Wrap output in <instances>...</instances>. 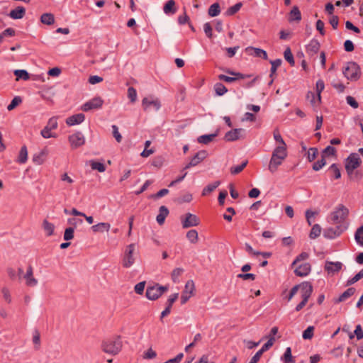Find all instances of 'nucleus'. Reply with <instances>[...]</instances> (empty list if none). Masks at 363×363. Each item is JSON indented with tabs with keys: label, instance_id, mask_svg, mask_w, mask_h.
I'll return each instance as SVG.
<instances>
[{
	"label": "nucleus",
	"instance_id": "obj_1",
	"mask_svg": "<svg viewBox=\"0 0 363 363\" xmlns=\"http://www.w3.org/2000/svg\"><path fill=\"white\" fill-rule=\"evenodd\" d=\"M300 290L301 296L302 301L300 303H298L296 307V311H301L307 303L308 298L311 296L313 292V286L311 283L308 281H305L301 283V284L294 286L290 291L289 296L287 298L288 301H291V299L294 297V296L297 293L298 290Z\"/></svg>",
	"mask_w": 363,
	"mask_h": 363
},
{
	"label": "nucleus",
	"instance_id": "obj_2",
	"mask_svg": "<svg viewBox=\"0 0 363 363\" xmlns=\"http://www.w3.org/2000/svg\"><path fill=\"white\" fill-rule=\"evenodd\" d=\"M288 156L287 147H275L268 164L269 171L274 174Z\"/></svg>",
	"mask_w": 363,
	"mask_h": 363
},
{
	"label": "nucleus",
	"instance_id": "obj_3",
	"mask_svg": "<svg viewBox=\"0 0 363 363\" xmlns=\"http://www.w3.org/2000/svg\"><path fill=\"white\" fill-rule=\"evenodd\" d=\"M123 347V342L120 337H116L102 341L101 344V350L108 354H118Z\"/></svg>",
	"mask_w": 363,
	"mask_h": 363
},
{
	"label": "nucleus",
	"instance_id": "obj_4",
	"mask_svg": "<svg viewBox=\"0 0 363 363\" xmlns=\"http://www.w3.org/2000/svg\"><path fill=\"white\" fill-rule=\"evenodd\" d=\"M348 215V208L344 205L340 204L330 214V221L333 224H341L347 219Z\"/></svg>",
	"mask_w": 363,
	"mask_h": 363
},
{
	"label": "nucleus",
	"instance_id": "obj_5",
	"mask_svg": "<svg viewBox=\"0 0 363 363\" xmlns=\"http://www.w3.org/2000/svg\"><path fill=\"white\" fill-rule=\"evenodd\" d=\"M344 76L349 80L357 81L361 75L359 65L354 62H349L342 69Z\"/></svg>",
	"mask_w": 363,
	"mask_h": 363
},
{
	"label": "nucleus",
	"instance_id": "obj_6",
	"mask_svg": "<svg viewBox=\"0 0 363 363\" xmlns=\"http://www.w3.org/2000/svg\"><path fill=\"white\" fill-rule=\"evenodd\" d=\"M168 291L166 286H160L158 284L147 286L145 296L149 300L155 301L159 298L164 293Z\"/></svg>",
	"mask_w": 363,
	"mask_h": 363
},
{
	"label": "nucleus",
	"instance_id": "obj_7",
	"mask_svg": "<svg viewBox=\"0 0 363 363\" xmlns=\"http://www.w3.org/2000/svg\"><path fill=\"white\" fill-rule=\"evenodd\" d=\"M135 250V245L134 243L130 244L126 246L124 251L122 265L124 268H130L135 263V259L134 257V252Z\"/></svg>",
	"mask_w": 363,
	"mask_h": 363
},
{
	"label": "nucleus",
	"instance_id": "obj_8",
	"mask_svg": "<svg viewBox=\"0 0 363 363\" xmlns=\"http://www.w3.org/2000/svg\"><path fill=\"white\" fill-rule=\"evenodd\" d=\"M361 163L359 155L356 153L351 154L345 160V169L348 174H352L355 169L359 167Z\"/></svg>",
	"mask_w": 363,
	"mask_h": 363
},
{
	"label": "nucleus",
	"instance_id": "obj_9",
	"mask_svg": "<svg viewBox=\"0 0 363 363\" xmlns=\"http://www.w3.org/2000/svg\"><path fill=\"white\" fill-rule=\"evenodd\" d=\"M181 221L183 228L197 226L200 223L199 218L191 213H187L184 216H182Z\"/></svg>",
	"mask_w": 363,
	"mask_h": 363
},
{
	"label": "nucleus",
	"instance_id": "obj_10",
	"mask_svg": "<svg viewBox=\"0 0 363 363\" xmlns=\"http://www.w3.org/2000/svg\"><path fill=\"white\" fill-rule=\"evenodd\" d=\"M208 152L206 150L199 151L189 161L188 164L184 167L182 171L189 169L193 167H196L203 161L208 157Z\"/></svg>",
	"mask_w": 363,
	"mask_h": 363
},
{
	"label": "nucleus",
	"instance_id": "obj_11",
	"mask_svg": "<svg viewBox=\"0 0 363 363\" xmlns=\"http://www.w3.org/2000/svg\"><path fill=\"white\" fill-rule=\"evenodd\" d=\"M195 291V285L194 282L192 280H189L186 281L184 289L181 296V303H186L189 299L193 296L194 292Z\"/></svg>",
	"mask_w": 363,
	"mask_h": 363
},
{
	"label": "nucleus",
	"instance_id": "obj_12",
	"mask_svg": "<svg viewBox=\"0 0 363 363\" xmlns=\"http://www.w3.org/2000/svg\"><path fill=\"white\" fill-rule=\"evenodd\" d=\"M68 140L72 149L82 146L85 143V138L81 132H77L68 137Z\"/></svg>",
	"mask_w": 363,
	"mask_h": 363
},
{
	"label": "nucleus",
	"instance_id": "obj_13",
	"mask_svg": "<svg viewBox=\"0 0 363 363\" xmlns=\"http://www.w3.org/2000/svg\"><path fill=\"white\" fill-rule=\"evenodd\" d=\"M103 104V99L99 96H96L86 102L82 106V110L83 111H89L93 109H98L102 106Z\"/></svg>",
	"mask_w": 363,
	"mask_h": 363
},
{
	"label": "nucleus",
	"instance_id": "obj_14",
	"mask_svg": "<svg viewBox=\"0 0 363 363\" xmlns=\"http://www.w3.org/2000/svg\"><path fill=\"white\" fill-rule=\"evenodd\" d=\"M342 263L340 262L326 261L324 266L325 271L329 275H334L339 272L342 268Z\"/></svg>",
	"mask_w": 363,
	"mask_h": 363
},
{
	"label": "nucleus",
	"instance_id": "obj_15",
	"mask_svg": "<svg viewBox=\"0 0 363 363\" xmlns=\"http://www.w3.org/2000/svg\"><path fill=\"white\" fill-rule=\"evenodd\" d=\"M142 106L144 111H148L152 107L155 111H158L161 107V104L159 99L145 97L142 101Z\"/></svg>",
	"mask_w": 363,
	"mask_h": 363
},
{
	"label": "nucleus",
	"instance_id": "obj_16",
	"mask_svg": "<svg viewBox=\"0 0 363 363\" xmlns=\"http://www.w3.org/2000/svg\"><path fill=\"white\" fill-rule=\"evenodd\" d=\"M226 73L233 75V77H228L224 74H220L218 75V79L221 81H224L228 83H232L235 82L238 79H242L245 78V75L240 72H235L233 71H231L230 69H227Z\"/></svg>",
	"mask_w": 363,
	"mask_h": 363
},
{
	"label": "nucleus",
	"instance_id": "obj_17",
	"mask_svg": "<svg viewBox=\"0 0 363 363\" xmlns=\"http://www.w3.org/2000/svg\"><path fill=\"white\" fill-rule=\"evenodd\" d=\"M23 279H25L26 285L29 287H34L38 283L37 279L33 276V269L30 265L28 267L26 272L23 275Z\"/></svg>",
	"mask_w": 363,
	"mask_h": 363
},
{
	"label": "nucleus",
	"instance_id": "obj_18",
	"mask_svg": "<svg viewBox=\"0 0 363 363\" xmlns=\"http://www.w3.org/2000/svg\"><path fill=\"white\" fill-rule=\"evenodd\" d=\"M244 133V129L235 128L227 132L225 135L224 138L226 141H235L242 137Z\"/></svg>",
	"mask_w": 363,
	"mask_h": 363
},
{
	"label": "nucleus",
	"instance_id": "obj_19",
	"mask_svg": "<svg viewBox=\"0 0 363 363\" xmlns=\"http://www.w3.org/2000/svg\"><path fill=\"white\" fill-rule=\"evenodd\" d=\"M311 271V266L310 263L305 262L301 264H299L294 269V273L298 277H306L307 276Z\"/></svg>",
	"mask_w": 363,
	"mask_h": 363
},
{
	"label": "nucleus",
	"instance_id": "obj_20",
	"mask_svg": "<svg viewBox=\"0 0 363 363\" xmlns=\"http://www.w3.org/2000/svg\"><path fill=\"white\" fill-rule=\"evenodd\" d=\"M342 229L340 226L335 228H328L324 230L323 235L328 239H334L339 237L342 233Z\"/></svg>",
	"mask_w": 363,
	"mask_h": 363
},
{
	"label": "nucleus",
	"instance_id": "obj_21",
	"mask_svg": "<svg viewBox=\"0 0 363 363\" xmlns=\"http://www.w3.org/2000/svg\"><path fill=\"white\" fill-rule=\"evenodd\" d=\"M179 294L175 293L174 294H172L167 301V307L161 313L160 319L162 320L163 318L168 315L171 312V308L173 305V303L176 301V300L178 298Z\"/></svg>",
	"mask_w": 363,
	"mask_h": 363
},
{
	"label": "nucleus",
	"instance_id": "obj_22",
	"mask_svg": "<svg viewBox=\"0 0 363 363\" xmlns=\"http://www.w3.org/2000/svg\"><path fill=\"white\" fill-rule=\"evenodd\" d=\"M320 48V43L315 40L312 39L308 45L306 46V52L311 56L317 54Z\"/></svg>",
	"mask_w": 363,
	"mask_h": 363
},
{
	"label": "nucleus",
	"instance_id": "obj_23",
	"mask_svg": "<svg viewBox=\"0 0 363 363\" xmlns=\"http://www.w3.org/2000/svg\"><path fill=\"white\" fill-rule=\"evenodd\" d=\"M84 119L85 116L83 113H77L68 117L66 119V123L69 126H72L74 125L80 124L84 121Z\"/></svg>",
	"mask_w": 363,
	"mask_h": 363
},
{
	"label": "nucleus",
	"instance_id": "obj_24",
	"mask_svg": "<svg viewBox=\"0 0 363 363\" xmlns=\"http://www.w3.org/2000/svg\"><path fill=\"white\" fill-rule=\"evenodd\" d=\"M245 52L249 55H254L256 57H262L264 60L267 59V53L265 50L254 47H247L245 48Z\"/></svg>",
	"mask_w": 363,
	"mask_h": 363
},
{
	"label": "nucleus",
	"instance_id": "obj_25",
	"mask_svg": "<svg viewBox=\"0 0 363 363\" xmlns=\"http://www.w3.org/2000/svg\"><path fill=\"white\" fill-rule=\"evenodd\" d=\"M91 228L94 233L108 232L111 228V225L108 223L101 222L92 225Z\"/></svg>",
	"mask_w": 363,
	"mask_h": 363
},
{
	"label": "nucleus",
	"instance_id": "obj_26",
	"mask_svg": "<svg viewBox=\"0 0 363 363\" xmlns=\"http://www.w3.org/2000/svg\"><path fill=\"white\" fill-rule=\"evenodd\" d=\"M355 292L354 288H349L344 291L337 298L334 299L335 303H339L343 302L351 297Z\"/></svg>",
	"mask_w": 363,
	"mask_h": 363
},
{
	"label": "nucleus",
	"instance_id": "obj_27",
	"mask_svg": "<svg viewBox=\"0 0 363 363\" xmlns=\"http://www.w3.org/2000/svg\"><path fill=\"white\" fill-rule=\"evenodd\" d=\"M26 13V9L23 6H18L10 11L9 16L13 19H21Z\"/></svg>",
	"mask_w": 363,
	"mask_h": 363
},
{
	"label": "nucleus",
	"instance_id": "obj_28",
	"mask_svg": "<svg viewBox=\"0 0 363 363\" xmlns=\"http://www.w3.org/2000/svg\"><path fill=\"white\" fill-rule=\"evenodd\" d=\"M169 214V210L164 206L160 207L159 214L157 216L156 220L159 225H162L164 223L166 217Z\"/></svg>",
	"mask_w": 363,
	"mask_h": 363
},
{
	"label": "nucleus",
	"instance_id": "obj_29",
	"mask_svg": "<svg viewBox=\"0 0 363 363\" xmlns=\"http://www.w3.org/2000/svg\"><path fill=\"white\" fill-rule=\"evenodd\" d=\"M273 137L276 142L275 147H287V145L284 140L278 128H276L273 131Z\"/></svg>",
	"mask_w": 363,
	"mask_h": 363
},
{
	"label": "nucleus",
	"instance_id": "obj_30",
	"mask_svg": "<svg viewBox=\"0 0 363 363\" xmlns=\"http://www.w3.org/2000/svg\"><path fill=\"white\" fill-rule=\"evenodd\" d=\"M176 3L174 0H169L166 2L163 7L164 13L169 15L174 14L177 12Z\"/></svg>",
	"mask_w": 363,
	"mask_h": 363
},
{
	"label": "nucleus",
	"instance_id": "obj_31",
	"mask_svg": "<svg viewBox=\"0 0 363 363\" xmlns=\"http://www.w3.org/2000/svg\"><path fill=\"white\" fill-rule=\"evenodd\" d=\"M48 153L47 149L42 150L38 154H35L33 157V161L37 164H42Z\"/></svg>",
	"mask_w": 363,
	"mask_h": 363
},
{
	"label": "nucleus",
	"instance_id": "obj_32",
	"mask_svg": "<svg viewBox=\"0 0 363 363\" xmlns=\"http://www.w3.org/2000/svg\"><path fill=\"white\" fill-rule=\"evenodd\" d=\"M40 21L45 25H52L55 23L54 15L51 13H45L41 16Z\"/></svg>",
	"mask_w": 363,
	"mask_h": 363
},
{
	"label": "nucleus",
	"instance_id": "obj_33",
	"mask_svg": "<svg viewBox=\"0 0 363 363\" xmlns=\"http://www.w3.org/2000/svg\"><path fill=\"white\" fill-rule=\"evenodd\" d=\"M301 19V12L297 6H294L289 13V21H300Z\"/></svg>",
	"mask_w": 363,
	"mask_h": 363
},
{
	"label": "nucleus",
	"instance_id": "obj_34",
	"mask_svg": "<svg viewBox=\"0 0 363 363\" xmlns=\"http://www.w3.org/2000/svg\"><path fill=\"white\" fill-rule=\"evenodd\" d=\"M220 182L219 181H216L212 184H209L203 189L201 195L203 196H206L210 194L220 185Z\"/></svg>",
	"mask_w": 363,
	"mask_h": 363
},
{
	"label": "nucleus",
	"instance_id": "obj_35",
	"mask_svg": "<svg viewBox=\"0 0 363 363\" xmlns=\"http://www.w3.org/2000/svg\"><path fill=\"white\" fill-rule=\"evenodd\" d=\"M43 228L45 230L47 236H51L54 234L55 226L52 223L45 219L43 221Z\"/></svg>",
	"mask_w": 363,
	"mask_h": 363
},
{
	"label": "nucleus",
	"instance_id": "obj_36",
	"mask_svg": "<svg viewBox=\"0 0 363 363\" xmlns=\"http://www.w3.org/2000/svg\"><path fill=\"white\" fill-rule=\"evenodd\" d=\"M28 160V150L26 146L23 145L21 147L18 157L17 159V162L20 164H24Z\"/></svg>",
	"mask_w": 363,
	"mask_h": 363
},
{
	"label": "nucleus",
	"instance_id": "obj_37",
	"mask_svg": "<svg viewBox=\"0 0 363 363\" xmlns=\"http://www.w3.org/2000/svg\"><path fill=\"white\" fill-rule=\"evenodd\" d=\"M186 238L192 244H195L199 240L198 233L196 230H190L186 233Z\"/></svg>",
	"mask_w": 363,
	"mask_h": 363
},
{
	"label": "nucleus",
	"instance_id": "obj_38",
	"mask_svg": "<svg viewBox=\"0 0 363 363\" xmlns=\"http://www.w3.org/2000/svg\"><path fill=\"white\" fill-rule=\"evenodd\" d=\"M13 73L16 76V81H18L20 79L28 80L30 78L29 74L24 69H16Z\"/></svg>",
	"mask_w": 363,
	"mask_h": 363
},
{
	"label": "nucleus",
	"instance_id": "obj_39",
	"mask_svg": "<svg viewBox=\"0 0 363 363\" xmlns=\"http://www.w3.org/2000/svg\"><path fill=\"white\" fill-rule=\"evenodd\" d=\"M220 12V6L218 3L213 4L208 9V15L211 17H215L219 15Z\"/></svg>",
	"mask_w": 363,
	"mask_h": 363
},
{
	"label": "nucleus",
	"instance_id": "obj_40",
	"mask_svg": "<svg viewBox=\"0 0 363 363\" xmlns=\"http://www.w3.org/2000/svg\"><path fill=\"white\" fill-rule=\"evenodd\" d=\"M90 165H91V167L92 169L97 170L99 172H104L106 171V167L101 162L94 161V160H91Z\"/></svg>",
	"mask_w": 363,
	"mask_h": 363
},
{
	"label": "nucleus",
	"instance_id": "obj_41",
	"mask_svg": "<svg viewBox=\"0 0 363 363\" xmlns=\"http://www.w3.org/2000/svg\"><path fill=\"white\" fill-rule=\"evenodd\" d=\"M354 239L358 245L363 247V225L356 230Z\"/></svg>",
	"mask_w": 363,
	"mask_h": 363
},
{
	"label": "nucleus",
	"instance_id": "obj_42",
	"mask_svg": "<svg viewBox=\"0 0 363 363\" xmlns=\"http://www.w3.org/2000/svg\"><path fill=\"white\" fill-rule=\"evenodd\" d=\"M216 136V134L203 135L198 138V142L199 143L208 144L211 142Z\"/></svg>",
	"mask_w": 363,
	"mask_h": 363
},
{
	"label": "nucleus",
	"instance_id": "obj_43",
	"mask_svg": "<svg viewBox=\"0 0 363 363\" xmlns=\"http://www.w3.org/2000/svg\"><path fill=\"white\" fill-rule=\"evenodd\" d=\"M214 89L218 96H223L228 91L227 88L221 83H216Z\"/></svg>",
	"mask_w": 363,
	"mask_h": 363
},
{
	"label": "nucleus",
	"instance_id": "obj_44",
	"mask_svg": "<svg viewBox=\"0 0 363 363\" xmlns=\"http://www.w3.org/2000/svg\"><path fill=\"white\" fill-rule=\"evenodd\" d=\"M284 57L285 60L291 65L294 66L295 64L293 54L291 51V49L289 48H287L284 52Z\"/></svg>",
	"mask_w": 363,
	"mask_h": 363
},
{
	"label": "nucleus",
	"instance_id": "obj_45",
	"mask_svg": "<svg viewBox=\"0 0 363 363\" xmlns=\"http://www.w3.org/2000/svg\"><path fill=\"white\" fill-rule=\"evenodd\" d=\"M330 172L331 173L332 176L337 179H340L341 177V173H340V170L339 169V167H337V164H333L330 167Z\"/></svg>",
	"mask_w": 363,
	"mask_h": 363
},
{
	"label": "nucleus",
	"instance_id": "obj_46",
	"mask_svg": "<svg viewBox=\"0 0 363 363\" xmlns=\"http://www.w3.org/2000/svg\"><path fill=\"white\" fill-rule=\"evenodd\" d=\"M320 232H321L320 226L318 224H315L311 228V230L310 233V238L311 239H315V238H318L320 235Z\"/></svg>",
	"mask_w": 363,
	"mask_h": 363
},
{
	"label": "nucleus",
	"instance_id": "obj_47",
	"mask_svg": "<svg viewBox=\"0 0 363 363\" xmlns=\"http://www.w3.org/2000/svg\"><path fill=\"white\" fill-rule=\"evenodd\" d=\"M314 326H308L303 332L302 337L304 340H311L313 337Z\"/></svg>",
	"mask_w": 363,
	"mask_h": 363
},
{
	"label": "nucleus",
	"instance_id": "obj_48",
	"mask_svg": "<svg viewBox=\"0 0 363 363\" xmlns=\"http://www.w3.org/2000/svg\"><path fill=\"white\" fill-rule=\"evenodd\" d=\"M247 161L245 160L240 165H238L235 167H232L230 168V173L232 174H239L240 172H241L243 170V169L247 166Z\"/></svg>",
	"mask_w": 363,
	"mask_h": 363
},
{
	"label": "nucleus",
	"instance_id": "obj_49",
	"mask_svg": "<svg viewBox=\"0 0 363 363\" xmlns=\"http://www.w3.org/2000/svg\"><path fill=\"white\" fill-rule=\"evenodd\" d=\"M21 102H22V99L20 96H15L11 101L10 104L7 106L8 111L13 110Z\"/></svg>",
	"mask_w": 363,
	"mask_h": 363
},
{
	"label": "nucleus",
	"instance_id": "obj_50",
	"mask_svg": "<svg viewBox=\"0 0 363 363\" xmlns=\"http://www.w3.org/2000/svg\"><path fill=\"white\" fill-rule=\"evenodd\" d=\"M284 363H294V357L291 354V350L290 347H287L285 350L284 354Z\"/></svg>",
	"mask_w": 363,
	"mask_h": 363
},
{
	"label": "nucleus",
	"instance_id": "obj_51",
	"mask_svg": "<svg viewBox=\"0 0 363 363\" xmlns=\"http://www.w3.org/2000/svg\"><path fill=\"white\" fill-rule=\"evenodd\" d=\"M270 62L272 65L270 77H272L276 73L277 69L281 65V60L277 59L272 60Z\"/></svg>",
	"mask_w": 363,
	"mask_h": 363
},
{
	"label": "nucleus",
	"instance_id": "obj_52",
	"mask_svg": "<svg viewBox=\"0 0 363 363\" xmlns=\"http://www.w3.org/2000/svg\"><path fill=\"white\" fill-rule=\"evenodd\" d=\"M74 229L73 227H69L65 229L64 233V240H70L74 238Z\"/></svg>",
	"mask_w": 363,
	"mask_h": 363
},
{
	"label": "nucleus",
	"instance_id": "obj_53",
	"mask_svg": "<svg viewBox=\"0 0 363 363\" xmlns=\"http://www.w3.org/2000/svg\"><path fill=\"white\" fill-rule=\"evenodd\" d=\"M183 272H184V270L182 268H176L172 271V279L174 283L178 281V279L182 275Z\"/></svg>",
	"mask_w": 363,
	"mask_h": 363
},
{
	"label": "nucleus",
	"instance_id": "obj_54",
	"mask_svg": "<svg viewBox=\"0 0 363 363\" xmlns=\"http://www.w3.org/2000/svg\"><path fill=\"white\" fill-rule=\"evenodd\" d=\"M336 150L333 146H327L323 151V156L327 157V156H333L335 155Z\"/></svg>",
	"mask_w": 363,
	"mask_h": 363
},
{
	"label": "nucleus",
	"instance_id": "obj_55",
	"mask_svg": "<svg viewBox=\"0 0 363 363\" xmlns=\"http://www.w3.org/2000/svg\"><path fill=\"white\" fill-rule=\"evenodd\" d=\"M128 97L131 103H134L136 101L137 92L135 88L131 86L128 89Z\"/></svg>",
	"mask_w": 363,
	"mask_h": 363
},
{
	"label": "nucleus",
	"instance_id": "obj_56",
	"mask_svg": "<svg viewBox=\"0 0 363 363\" xmlns=\"http://www.w3.org/2000/svg\"><path fill=\"white\" fill-rule=\"evenodd\" d=\"M362 278H363V269L359 273H357L354 277H353L352 279H349L347 281V286L352 285V284H354L355 282H357V281H359V279H361Z\"/></svg>",
	"mask_w": 363,
	"mask_h": 363
},
{
	"label": "nucleus",
	"instance_id": "obj_57",
	"mask_svg": "<svg viewBox=\"0 0 363 363\" xmlns=\"http://www.w3.org/2000/svg\"><path fill=\"white\" fill-rule=\"evenodd\" d=\"M318 154V150L315 147H311L308 150L307 158L310 162L313 161Z\"/></svg>",
	"mask_w": 363,
	"mask_h": 363
},
{
	"label": "nucleus",
	"instance_id": "obj_58",
	"mask_svg": "<svg viewBox=\"0 0 363 363\" xmlns=\"http://www.w3.org/2000/svg\"><path fill=\"white\" fill-rule=\"evenodd\" d=\"M309 255L307 252H301L298 256L296 257L295 260L292 263V266H296L299 262L306 260L308 258Z\"/></svg>",
	"mask_w": 363,
	"mask_h": 363
},
{
	"label": "nucleus",
	"instance_id": "obj_59",
	"mask_svg": "<svg viewBox=\"0 0 363 363\" xmlns=\"http://www.w3.org/2000/svg\"><path fill=\"white\" fill-rule=\"evenodd\" d=\"M325 85L323 80H318L316 82V90H317V94H318V101H320V93L324 89Z\"/></svg>",
	"mask_w": 363,
	"mask_h": 363
},
{
	"label": "nucleus",
	"instance_id": "obj_60",
	"mask_svg": "<svg viewBox=\"0 0 363 363\" xmlns=\"http://www.w3.org/2000/svg\"><path fill=\"white\" fill-rule=\"evenodd\" d=\"M325 164V157L322 155L321 160H318L316 162H315L313 165V169L315 171L320 170L324 165Z\"/></svg>",
	"mask_w": 363,
	"mask_h": 363
},
{
	"label": "nucleus",
	"instance_id": "obj_61",
	"mask_svg": "<svg viewBox=\"0 0 363 363\" xmlns=\"http://www.w3.org/2000/svg\"><path fill=\"white\" fill-rule=\"evenodd\" d=\"M46 128H48L50 130H55L57 128V118L52 117L49 119Z\"/></svg>",
	"mask_w": 363,
	"mask_h": 363
},
{
	"label": "nucleus",
	"instance_id": "obj_62",
	"mask_svg": "<svg viewBox=\"0 0 363 363\" xmlns=\"http://www.w3.org/2000/svg\"><path fill=\"white\" fill-rule=\"evenodd\" d=\"M347 103L353 108H357L359 107V104L356 101V99L351 96H347L346 97Z\"/></svg>",
	"mask_w": 363,
	"mask_h": 363
},
{
	"label": "nucleus",
	"instance_id": "obj_63",
	"mask_svg": "<svg viewBox=\"0 0 363 363\" xmlns=\"http://www.w3.org/2000/svg\"><path fill=\"white\" fill-rule=\"evenodd\" d=\"M113 129V135L115 138L116 140L118 143H121L122 140V136L121 133L118 132V128L116 125H112Z\"/></svg>",
	"mask_w": 363,
	"mask_h": 363
},
{
	"label": "nucleus",
	"instance_id": "obj_64",
	"mask_svg": "<svg viewBox=\"0 0 363 363\" xmlns=\"http://www.w3.org/2000/svg\"><path fill=\"white\" fill-rule=\"evenodd\" d=\"M241 6L242 4L240 3H238L234 6L230 7L227 11L228 15H233L235 13H237L240 9Z\"/></svg>",
	"mask_w": 363,
	"mask_h": 363
}]
</instances>
